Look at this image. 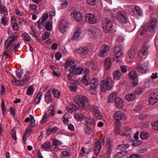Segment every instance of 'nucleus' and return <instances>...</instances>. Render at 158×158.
Returning <instances> with one entry per match:
<instances>
[{"mask_svg": "<svg viewBox=\"0 0 158 158\" xmlns=\"http://www.w3.org/2000/svg\"><path fill=\"white\" fill-rule=\"evenodd\" d=\"M112 80L110 77H107L105 81H102L100 83L101 89L103 92L107 90H110L112 87Z\"/></svg>", "mask_w": 158, "mask_h": 158, "instance_id": "obj_1", "label": "nucleus"}, {"mask_svg": "<svg viewBox=\"0 0 158 158\" xmlns=\"http://www.w3.org/2000/svg\"><path fill=\"white\" fill-rule=\"evenodd\" d=\"M75 102L79 106L84 107L88 104V98L85 96L78 95L74 98Z\"/></svg>", "mask_w": 158, "mask_h": 158, "instance_id": "obj_2", "label": "nucleus"}, {"mask_svg": "<svg viewBox=\"0 0 158 158\" xmlns=\"http://www.w3.org/2000/svg\"><path fill=\"white\" fill-rule=\"evenodd\" d=\"M19 35V34L18 33H15L13 36L8 38L6 41L4 46L6 50L9 51L13 46V43L17 39Z\"/></svg>", "mask_w": 158, "mask_h": 158, "instance_id": "obj_3", "label": "nucleus"}, {"mask_svg": "<svg viewBox=\"0 0 158 158\" xmlns=\"http://www.w3.org/2000/svg\"><path fill=\"white\" fill-rule=\"evenodd\" d=\"M70 72L75 75H79L83 72L85 74H88L89 73V70L86 69H83L81 67H76L74 65L70 66L69 68Z\"/></svg>", "mask_w": 158, "mask_h": 158, "instance_id": "obj_4", "label": "nucleus"}, {"mask_svg": "<svg viewBox=\"0 0 158 158\" xmlns=\"http://www.w3.org/2000/svg\"><path fill=\"white\" fill-rule=\"evenodd\" d=\"M156 22V19L153 18L151 19L149 22L146 24V27L148 31L150 32H153L155 31L157 27Z\"/></svg>", "mask_w": 158, "mask_h": 158, "instance_id": "obj_5", "label": "nucleus"}, {"mask_svg": "<svg viewBox=\"0 0 158 158\" xmlns=\"http://www.w3.org/2000/svg\"><path fill=\"white\" fill-rule=\"evenodd\" d=\"M117 18L120 22L122 23L125 24L129 22L126 14L123 11L118 12Z\"/></svg>", "mask_w": 158, "mask_h": 158, "instance_id": "obj_6", "label": "nucleus"}, {"mask_svg": "<svg viewBox=\"0 0 158 158\" xmlns=\"http://www.w3.org/2000/svg\"><path fill=\"white\" fill-rule=\"evenodd\" d=\"M105 140L104 139H101L96 142L94 144V153L96 156H97L100 152L101 147L104 144Z\"/></svg>", "mask_w": 158, "mask_h": 158, "instance_id": "obj_7", "label": "nucleus"}, {"mask_svg": "<svg viewBox=\"0 0 158 158\" xmlns=\"http://www.w3.org/2000/svg\"><path fill=\"white\" fill-rule=\"evenodd\" d=\"M110 50L109 47L106 44L102 45L100 48L98 53L99 56L103 57L106 56Z\"/></svg>", "mask_w": 158, "mask_h": 158, "instance_id": "obj_8", "label": "nucleus"}, {"mask_svg": "<svg viewBox=\"0 0 158 158\" xmlns=\"http://www.w3.org/2000/svg\"><path fill=\"white\" fill-rule=\"evenodd\" d=\"M86 22L91 24H95L97 22L96 17L93 14L87 13L85 16Z\"/></svg>", "mask_w": 158, "mask_h": 158, "instance_id": "obj_9", "label": "nucleus"}, {"mask_svg": "<svg viewBox=\"0 0 158 158\" xmlns=\"http://www.w3.org/2000/svg\"><path fill=\"white\" fill-rule=\"evenodd\" d=\"M124 116L123 113L120 111H118L115 112L114 115V118L116 120L115 124L117 126H120L121 123L120 120L122 119Z\"/></svg>", "mask_w": 158, "mask_h": 158, "instance_id": "obj_10", "label": "nucleus"}, {"mask_svg": "<svg viewBox=\"0 0 158 158\" xmlns=\"http://www.w3.org/2000/svg\"><path fill=\"white\" fill-rule=\"evenodd\" d=\"M68 23L65 19L62 20L59 24V29L61 32L65 31L68 28Z\"/></svg>", "mask_w": 158, "mask_h": 158, "instance_id": "obj_11", "label": "nucleus"}, {"mask_svg": "<svg viewBox=\"0 0 158 158\" xmlns=\"http://www.w3.org/2000/svg\"><path fill=\"white\" fill-rule=\"evenodd\" d=\"M71 15L73 19L77 22L81 21L83 19L82 14L78 11H73L71 13Z\"/></svg>", "mask_w": 158, "mask_h": 158, "instance_id": "obj_12", "label": "nucleus"}, {"mask_svg": "<svg viewBox=\"0 0 158 158\" xmlns=\"http://www.w3.org/2000/svg\"><path fill=\"white\" fill-rule=\"evenodd\" d=\"M113 25L112 22L109 18H106L104 25L103 27L104 31L106 33H108L112 29Z\"/></svg>", "mask_w": 158, "mask_h": 158, "instance_id": "obj_13", "label": "nucleus"}, {"mask_svg": "<svg viewBox=\"0 0 158 158\" xmlns=\"http://www.w3.org/2000/svg\"><path fill=\"white\" fill-rule=\"evenodd\" d=\"M48 13H44L41 18L38 21V27L40 29H41L45 26V22L48 18Z\"/></svg>", "mask_w": 158, "mask_h": 158, "instance_id": "obj_14", "label": "nucleus"}, {"mask_svg": "<svg viewBox=\"0 0 158 158\" xmlns=\"http://www.w3.org/2000/svg\"><path fill=\"white\" fill-rule=\"evenodd\" d=\"M123 49V47L122 45L118 44L116 45L114 51L116 58H118L121 56L122 53V50Z\"/></svg>", "mask_w": 158, "mask_h": 158, "instance_id": "obj_15", "label": "nucleus"}, {"mask_svg": "<svg viewBox=\"0 0 158 158\" xmlns=\"http://www.w3.org/2000/svg\"><path fill=\"white\" fill-rule=\"evenodd\" d=\"M149 97L148 102L150 104L153 105L158 102V96L156 93H152Z\"/></svg>", "mask_w": 158, "mask_h": 158, "instance_id": "obj_16", "label": "nucleus"}, {"mask_svg": "<svg viewBox=\"0 0 158 158\" xmlns=\"http://www.w3.org/2000/svg\"><path fill=\"white\" fill-rule=\"evenodd\" d=\"M138 71L141 73H146L148 70V65L146 63H143L137 66Z\"/></svg>", "mask_w": 158, "mask_h": 158, "instance_id": "obj_17", "label": "nucleus"}, {"mask_svg": "<svg viewBox=\"0 0 158 158\" xmlns=\"http://www.w3.org/2000/svg\"><path fill=\"white\" fill-rule=\"evenodd\" d=\"M77 52L81 56L86 55L89 52L88 49L85 47H81L79 48L77 50Z\"/></svg>", "mask_w": 158, "mask_h": 158, "instance_id": "obj_18", "label": "nucleus"}, {"mask_svg": "<svg viewBox=\"0 0 158 158\" xmlns=\"http://www.w3.org/2000/svg\"><path fill=\"white\" fill-rule=\"evenodd\" d=\"M99 82L98 79L96 78H93L90 81L89 84L91 88L93 89H96L98 86Z\"/></svg>", "mask_w": 158, "mask_h": 158, "instance_id": "obj_19", "label": "nucleus"}, {"mask_svg": "<svg viewBox=\"0 0 158 158\" xmlns=\"http://www.w3.org/2000/svg\"><path fill=\"white\" fill-rule=\"evenodd\" d=\"M91 109L92 110L95 112L96 117L97 119H100L102 118V116L97 107L93 106L91 107Z\"/></svg>", "mask_w": 158, "mask_h": 158, "instance_id": "obj_20", "label": "nucleus"}, {"mask_svg": "<svg viewBox=\"0 0 158 158\" xmlns=\"http://www.w3.org/2000/svg\"><path fill=\"white\" fill-rule=\"evenodd\" d=\"M118 98L117 97V93L116 92H113L111 93L109 95L108 98V102L109 103L114 102Z\"/></svg>", "mask_w": 158, "mask_h": 158, "instance_id": "obj_21", "label": "nucleus"}, {"mask_svg": "<svg viewBox=\"0 0 158 158\" xmlns=\"http://www.w3.org/2000/svg\"><path fill=\"white\" fill-rule=\"evenodd\" d=\"M115 106L118 109H121L123 106V103L122 100L118 98L115 100Z\"/></svg>", "mask_w": 158, "mask_h": 158, "instance_id": "obj_22", "label": "nucleus"}, {"mask_svg": "<svg viewBox=\"0 0 158 158\" xmlns=\"http://www.w3.org/2000/svg\"><path fill=\"white\" fill-rule=\"evenodd\" d=\"M89 33V35L93 34L95 35H97V34H101V32L99 29L98 28H93L88 29Z\"/></svg>", "mask_w": 158, "mask_h": 158, "instance_id": "obj_23", "label": "nucleus"}, {"mask_svg": "<svg viewBox=\"0 0 158 158\" xmlns=\"http://www.w3.org/2000/svg\"><path fill=\"white\" fill-rule=\"evenodd\" d=\"M82 31L80 28H77L75 31L73 37L71 38L72 40H75L79 37Z\"/></svg>", "mask_w": 158, "mask_h": 158, "instance_id": "obj_24", "label": "nucleus"}, {"mask_svg": "<svg viewBox=\"0 0 158 158\" xmlns=\"http://www.w3.org/2000/svg\"><path fill=\"white\" fill-rule=\"evenodd\" d=\"M111 66V60L109 58H107L105 60L104 66L106 70L109 69Z\"/></svg>", "mask_w": 158, "mask_h": 158, "instance_id": "obj_25", "label": "nucleus"}, {"mask_svg": "<svg viewBox=\"0 0 158 158\" xmlns=\"http://www.w3.org/2000/svg\"><path fill=\"white\" fill-rule=\"evenodd\" d=\"M74 117L77 121H82L84 119L85 117L81 114L76 113L74 114Z\"/></svg>", "mask_w": 158, "mask_h": 158, "instance_id": "obj_26", "label": "nucleus"}, {"mask_svg": "<svg viewBox=\"0 0 158 158\" xmlns=\"http://www.w3.org/2000/svg\"><path fill=\"white\" fill-rule=\"evenodd\" d=\"M45 98L46 102L47 104L52 102L51 94L49 92H46L45 94Z\"/></svg>", "mask_w": 158, "mask_h": 158, "instance_id": "obj_27", "label": "nucleus"}, {"mask_svg": "<svg viewBox=\"0 0 158 158\" xmlns=\"http://www.w3.org/2000/svg\"><path fill=\"white\" fill-rule=\"evenodd\" d=\"M127 153V151L126 150L118 152L115 155L114 157L115 158H120L122 157L125 156Z\"/></svg>", "mask_w": 158, "mask_h": 158, "instance_id": "obj_28", "label": "nucleus"}, {"mask_svg": "<svg viewBox=\"0 0 158 158\" xmlns=\"http://www.w3.org/2000/svg\"><path fill=\"white\" fill-rule=\"evenodd\" d=\"M135 97V95L134 93H130L126 95L125 98L126 99L129 101H133Z\"/></svg>", "mask_w": 158, "mask_h": 158, "instance_id": "obj_29", "label": "nucleus"}, {"mask_svg": "<svg viewBox=\"0 0 158 158\" xmlns=\"http://www.w3.org/2000/svg\"><path fill=\"white\" fill-rule=\"evenodd\" d=\"M149 46L147 44H144L142 49L141 52L143 55L144 56H146L148 55V49Z\"/></svg>", "mask_w": 158, "mask_h": 158, "instance_id": "obj_30", "label": "nucleus"}, {"mask_svg": "<svg viewBox=\"0 0 158 158\" xmlns=\"http://www.w3.org/2000/svg\"><path fill=\"white\" fill-rule=\"evenodd\" d=\"M113 76L114 79L119 80L121 77V74L120 71L116 70L113 73Z\"/></svg>", "mask_w": 158, "mask_h": 158, "instance_id": "obj_31", "label": "nucleus"}, {"mask_svg": "<svg viewBox=\"0 0 158 158\" xmlns=\"http://www.w3.org/2000/svg\"><path fill=\"white\" fill-rule=\"evenodd\" d=\"M86 122L87 124L94 125L95 124V121L94 119L91 117H87L85 118Z\"/></svg>", "mask_w": 158, "mask_h": 158, "instance_id": "obj_32", "label": "nucleus"}, {"mask_svg": "<svg viewBox=\"0 0 158 158\" xmlns=\"http://www.w3.org/2000/svg\"><path fill=\"white\" fill-rule=\"evenodd\" d=\"M0 11L4 15H7V8L3 5H1L0 3Z\"/></svg>", "mask_w": 158, "mask_h": 158, "instance_id": "obj_33", "label": "nucleus"}, {"mask_svg": "<svg viewBox=\"0 0 158 158\" xmlns=\"http://www.w3.org/2000/svg\"><path fill=\"white\" fill-rule=\"evenodd\" d=\"M131 132V130L130 128L129 127H126L124 130V132L123 133L120 134V135L123 136H127L130 135Z\"/></svg>", "mask_w": 158, "mask_h": 158, "instance_id": "obj_34", "label": "nucleus"}, {"mask_svg": "<svg viewBox=\"0 0 158 158\" xmlns=\"http://www.w3.org/2000/svg\"><path fill=\"white\" fill-rule=\"evenodd\" d=\"M135 52L134 50L131 49L128 51V56L130 59L134 58L135 56Z\"/></svg>", "mask_w": 158, "mask_h": 158, "instance_id": "obj_35", "label": "nucleus"}, {"mask_svg": "<svg viewBox=\"0 0 158 158\" xmlns=\"http://www.w3.org/2000/svg\"><path fill=\"white\" fill-rule=\"evenodd\" d=\"M54 109V107L53 105H52L50 107L48 112H47L49 114V116H53L54 115L55 113Z\"/></svg>", "mask_w": 158, "mask_h": 158, "instance_id": "obj_36", "label": "nucleus"}, {"mask_svg": "<svg viewBox=\"0 0 158 158\" xmlns=\"http://www.w3.org/2000/svg\"><path fill=\"white\" fill-rule=\"evenodd\" d=\"M41 147L44 150H45L50 149L51 148L50 142H46L41 146Z\"/></svg>", "mask_w": 158, "mask_h": 158, "instance_id": "obj_37", "label": "nucleus"}, {"mask_svg": "<svg viewBox=\"0 0 158 158\" xmlns=\"http://www.w3.org/2000/svg\"><path fill=\"white\" fill-rule=\"evenodd\" d=\"M42 94L43 92H40L38 94L35 101V104H38L40 102L41 97Z\"/></svg>", "mask_w": 158, "mask_h": 158, "instance_id": "obj_38", "label": "nucleus"}, {"mask_svg": "<svg viewBox=\"0 0 158 158\" xmlns=\"http://www.w3.org/2000/svg\"><path fill=\"white\" fill-rule=\"evenodd\" d=\"M85 126L86 127L84 128V129L85 134L88 135H90L92 131L91 128L87 124H86Z\"/></svg>", "mask_w": 158, "mask_h": 158, "instance_id": "obj_39", "label": "nucleus"}, {"mask_svg": "<svg viewBox=\"0 0 158 158\" xmlns=\"http://www.w3.org/2000/svg\"><path fill=\"white\" fill-rule=\"evenodd\" d=\"M134 13L136 15L140 16L142 14V12L138 6H136L133 10Z\"/></svg>", "mask_w": 158, "mask_h": 158, "instance_id": "obj_40", "label": "nucleus"}, {"mask_svg": "<svg viewBox=\"0 0 158 158\" xmlns=\"http://www.w3.org/2000/svg\"><path fill=\"white\" fill-rule=\"evenodd\" d=\"M25 78L22 80L20 81V85H23L28 82V80L30 79V77L28 76L25 77Z\"/></svg>", "mask_w": 158, "mask_h": 158, "instance_id": "obj_41", "label": "nucleus"}, {"mask_svg": "<svg viewBox=\"0 0 158 158\" xmlns=\"http://www.w3.org/2000/svg\"><path fill=\"white\" fill-rule=\"evenodd\" d=\"M22 38L23 40L27 42H29L31 40V38L30 36L28 34L26 33L23 34Z\"/></svg>", "mask_w": 158, "mask_h": 158, "instance_id": "obj_42", "label": "nucleus"}, {"mask_svg": "<svg viewBox=\"0 0 158 158\" xmlns=\"http://www.w3.org/2000/svg\"><path fill=\"white\" fill-rule=\"evenodd\" d=\"M136 74L135 71H132L129 73V78L132 80L136 78Z\"/></svg>", "mask_w": 158, "mask_h": 158, "instance_id": "obj_43", "label": "nucleus"}, {"mask_svg": "<svg viewBox=\"0 0 158 158\" xmlns=\"http://www.w3.org/2000/svg\"><path fill=\"white\" fill-rule=\"evenodd\" d=\"M87 75L88 74H85V75L84 76L81 80V82L84 83L86 85H89V83L87 78Z\"/></svg>", "mask_w": 158, "mask_h": 158, "instance_id": "obj_44", "label": "nucleus"}, {"mask_svg": "<svg viewBox=\"0 0 158 158\" xmlns=\"http://www.w3.org/2000/svg\"><path fill=\"white\" fill-rule=\"evenodd\" d=\"M141 138L143 139H145L148 137V135L146 132L143 131L141 133L140 135Z\"/></svg>", "mask_w": 158, "mask_h": 158, "instance_id": "obj_45", "label": "nucleus"}, {"mask_svg": "<svg viewBox=\"0 0 158 158\" xmlns=\"http://www.w3.org/2000/svg\"><path fill=\"white\" fill-rule=\"evenodd\" d=\"M73 64V61L71 59H68L67 60L65 64V66L66 68H67L68 67L72 66V65Z\"/></svg>", "mask_w": 158, "mask_h": 158, "instance_id": "obj_46", "label": "nucleus"}, {"mask_svg": "<svg viewBox=\"0 0 158 158\" xmlns=\"http://www.w3.org/2000/svg\"><path fill=\"white\" fill-rule=\"evenodd\" d=\"M129 147L127 144H122L119 145L118 147V148L120 150H123L128 148Z\"/></svg>", "mask_w": 158, "mask_h": 158, "instance_id": "obj_47", "label": "nucleus"}, {"mask_svg": "<svg viewBox=\"0 0 158 158\" xmlns=\"http://www.w3.org/2000/svg\"><path fill=\"white\" fill-rule=\"evenodd\" d=\"M58 130V128L56 127H55L52 128L48 129L47 131V133L48 135H49L50 133H54Z\"/></svg>", "mask_w": 158, "mask_h": 158, "instance_id": "obj_48", "label": "nucleus"}, {"mask_svg": "<svg viewBox=\"0 0 158 158\" xmlns=\"http://www.w3.org/2000/svg\"><path fill=\"white\" fill-rule=\"evenodd\" d=\"M45 27L47 30L50 31L52 28V25L51 23L49 21L47 22Z\"/></svg>", "mask_w": 158, "mask_h": 158, "instance_id": "obj_49", "label": "nucleus"}, {"mask_svg": "<svg viewBox=\"0 0 158 158\" xmlns=\"http://www.w3.org/2000/svg\"><path fill=\"white\" fill-rule=\"evenodd\" d=\"M33 87L32 85H31L28 87L27 91V93L28 95H31L33 94Z\"/></svg>", "mask_w": 158, "mask_h": 158, "instance_id": "obj_50", "label": "nucleus"}, {"mask_svg": "<svg viewBox=\"0 0 158 158\" xmlns=\"http://www.w3.org/2000/svg\"><path fill=\"white\" fill-rule=\"evenodd\" d=\"M52 93L55 97L59 98L60 95V93L57 90L53 89Z\"/></svg>", "mask_w": 158, "mask_h": 158, "instance_id": "obj_51", "label": "nucleus"}, {"mask_svg": "<svg viewBox=\"0 0 158 158\" xmlns=\"http://www.w3.org/2000/svg\"><path fill=\"white\" fill-rule=\"evenodd\" d=\"M140 35L142 36L143 35L145 34L147 30L146 27V26H143L140 28Z\"/></svg>", "mask_w": 158, "mask_h": 158, "instance_id": "obj_52", "label": "nucleus"}, {"mask_svg": "<svg viewBox=\"0 0 158 158\" xmlns=\"http://www.w3.org/2000/svg\"><path fill=\"white\" fill-rule=\"evenodd\" d=\"M49 117V114L47 112H45L44 115V117L41 120L44 122H46L48 120V118Z\"/></svg>", "mask_w": 158, "mask_h": 158, "instance_id": "obj_53", "label": "nucleus"}, {"mask_svg": "<svg viewBox=\"0 0 158 158\" xmlns=\"http://www.w3.org/2000/svg\"><path fill=\"white\" fill-rule=\"evenodd\" d=\"M11 135L12 137L14 140H16L17 137L16 134V131L14 129H12L11 130Z\"/></svg>", "mask_w": 158, "mask_h": 158, "instance_id": "obj_54", "label": "nucleus"}, {"mask_svg": "<svg viewBox=\"0 0 158 158\" xmlns=\"http://www.w3.org/2000/svg\"><path fill=\"white\" fill-rule=\"evenodd\" d=\"M16 74L18 78L20 79L22 75V71L19 70H16Z\"/></svg>", "mask_w": 158, "mask_h": 158, "instance_id": "obj_55", "label": "nucleus"}, {"mask_svg": "<svg viewBox=\"0 0 158 158\" xmlns=\"http://www.w3.org/2000/svg\"><path fill=\"white\" fill-rule=\"evenodd\" d=\"M87 3L90 5H94L96 4V0H86Z\"/></svg>", "mask_w": 158, "mask_h": 158, "instance_id": "obj_56", "label": "nucleus"}, {"mask_svg": "<svg viewBox=\"0 0 158 158\" xmlns=\"http://www.w3.org/2000/svg\"><path fill=\"white\" fill-rule=\"evenodd\" d=\"M141 143V142L140 141L137 140H134L133 141V145L134 146H137Z\"/></svg>", "mask_w": 158, "mask_h": 158, "instance_id": "obj_57", "label": "nucleus"}, {"mask_svg": "<svg viewBox=\"0 0 158 158\" xmlns=\"http://www.w3.org/2000/svg\"><path fill=\"white\" fill-rule=\"evenodd\" d=\"M61 154L63 156L65 157L69 156L71 154L70 152H69L67 150H64L62 151L61 152Z\"/></svg>", "mask_w": 158, "mask_h": 158, "instance_id": "obj_58", "label": "nucleus"}, {"mask_svg": "<svg viewBox=\"0 0 158 158\" xmlns=\"http://www.w3.org/2000/svg\"><path fill=\"white\" fill-rule=\"evenodd\" d=\"M52 146H56L57 145H60L62 143L61 142L58 141L56 139H53V141Z\"/></svg>", "mask_w": 158, "mask_h": 158, "instance_id": "obj_59", "label": "nucleus"}, {"mask_svg": "<svg viewBox=\"0 0 158 158\" xmlns=\"http://www.w3.org/2000/svg\"><path fill=\"white\" fill-rule=\"evenodd\" d=\"M31 123L32 127H34L35 126V121L34 117L31 115Z\"/></svg>", "mask_w": 158, "mask_h": 158, "instance_id": "obj_60", "label": "nucleus"}, {"mask_svg": "<svg viewBox=\"0 0 158 158\" xmlns=\"http://www.w3.org/2000/svg\"><path fill=\"white\" fill-rule=\"evenodd\" d=\"M152 128L155 130H158V120L155 122L154 124L152 125Z\"/></svg>", "mask_w": 158, "mask_h": 158, "instance_id": "obj_61", "label": "nucleus"}, {"mask_svg": "<svg viewBox=\"0 0 158 158\" xmlns=\"http://www.w3.org/2000/svg\"><path fill=\"white\" fill-rule=\"evenodd\" d=\"M61 4L63 9L65 8L68 5V3L67 1L65 0L62 1Z\"/></svg>", "mask_w": 158, "mask_h": 158, "instance_id": "obj_62", "label": "nucleus"}, {"mask_svg": "<svg viewBox=\"0 0 158 158\" xmlns=\"http://www.w3.org/2000/svg\"><path fill=\"white\" fill-rule=\"evenodd\" d=\"M61 4L63 9L65 8L68 5V3L67 1L65 0L62 1Z\"/></svg>", "mask_w": 158, "mask_h": 158, "instance_id": "obj_63", "label": "nucleus"}, {"mask_svg": "<svg viewBox=\"0 0 158 158\" xmlns=\"http://www.w3.org/2000/svg\"><path fill=\"white\" fill-rule=\"evenodd\" d=\"M1 21L2 24L3 25H5L7 23V19L5 16H3L1 19Z\"/></svg>", "mask_w": 158, "mask_h": 158, "instance_id": "obj_64", "label": "nucleus"}]
</instances>
